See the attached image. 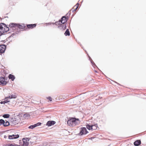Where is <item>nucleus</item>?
I'll use <instances>...</instances> for the list:
<instances>
[{
  "label": "nucleus",
  "instance_id": "obj_1",
  "mask_svg": "<svg viewBox=\"0 0 146 146\" xmlns=\"http://www.w3.org/2000/svg\"><path fill=\"white\" fill-rule=\"evenodd\" d=\"M80 123L79 119L75 117H72L68 120L67 121L68 124L70 126H74Z\"/></svg>",
  "mask_w": 146,
  "mask_h": 146
},
{
  "label": "nucleus",
  "instance_id": "obj_2",
  "mask_svg": "<svg viewBox=\"0 0 146 146\" xmlns=\"http://www.w3.org/2000/svg\"><path fill=\"white\" fill-rule=\"evenodd\" d=\"M80 131L78 133V135H82L86 134L88 133L85 127H82L80 129Z\"/></svg>",
  "mask_w": 146,
  "mask_h": 146
},
{
  "label": "nucleus",
  "instance_id": "obj_3",
  "mask_svg": "<svg viewBox=\"0 0 146 146\" xmlns=\"http://www.w3.org/2000/svg\"><path fill=\"white\" fill-rule=\"evenodd\" d=\"M17 23H11L10 24L9 26L10 27V30L11 31H13L14 30L17 29Z\"/></svg>",
  "mask_w": 146,
  "mask_h": 146
},
{
  "label": "nucleus",
  "instance_id": "obj_4",
  "mask_svg": "<svg viewBox=\"0 0 146 146\" xmlns=\"http://www.w3.org/2000/svg\"><path fill=\"white\" fill-rule=\"evenodd\" d=\"M5 77H0V85L5 86L7 83V82L5 81Z\"/></svg>",
  "mask_w": 146,
  "mask_h": 146
},
{
  "label": "nucleus",
  "instance_id": "obj_5",
  "mask_svg": "<svg viewBox=\"0 0 146 146\" xmlns=\"http://www.w3.org/2000/svg\"><path fill=\"white\" fill-rule=\"evenodd\" d=\"M68 19V17L63 16L59 20L62 24H65L67 21Z\"/></svg>",
  "mask_w": 146,
  "mask_h": 146
},
{
  "label": "nucleus",
  "instance_id": "obj_6",
  "mask_svg": "<svg viewBox=\"0 0 146 146\" xmlns=\"http://www.w3.org/2000/svg\"><path fill=\"white\" fill-rule=\"evenodd\" d=\"M30 139L29 138L25 137L23 139V144L24 146H28L29 145L28 141H29Z\"/></svg>",
  "mask_w": 146,
  "mask_h": 146
},
{
  "label": "nucleus",
  "instance_id": "obj_7",
  "mask_svg": "<svg viewBox=\"0 0 146 146\" xmlns=\"http://www.w3.org/2000/svg\"><path fill=\"white\" fill-rule=\"evenodd\" d=\"M6 46L5 44L0 45V52L1 53H4L6 48Z\"/></svg>",
  "mask_w": 146,
  "mask_h": 146
},
{
  "label": "nucleus",
  "instance_id": "obj_8",
  "mask_svg": "<svg viewBox=\"0 0 146 146\" xmlns=\"http://www.w3.org/2000/svg\"><path fill=\"white\" fill-rule=\"evenodd\" d=\"M57 28L60 30L64 31L66 29V24H61L58 26Z\"/></svg>",
  "mask_w": 146,
  "mask_h": 146
},
{
  "label": "nucleus",
  "instance_id": "obj_9",
  "mask_svg": "<svg viewBox=\"0 0 146 146\" xmlns=\"http://www.w3.org/2000/svg\"><path fill=\"white\" fill-rule=\"evenodd\" d=\"M19 137V135L18 134L16 135H9L8 139H16L18 138Z\"/></svg>",
  "mask_w": 146,
  "mask_h": 146
},
{
  "label": "nucleus",
  "instance_id": "obj_10",
  "mask_svg": "<svg viewBox=\"0 0 146 146\" xmlns=\"http://www.w3.org/2000/svg\"><path fill=\"white\" fill-rule=\"evenodd\" d=\"M56 123V122L54 121H49L46 123V125L48 126H51L54 125Z\"/></svg>",
  "mask_w": 146,
  "mask_h": 146
},
{
  "label": "nucleus",
  "instance_id": "obj_11",
  "mask_svg": "<svg viewBox=\"0 0 146 146\" xmlns=\"http://www.w3.org/2000/svg\"><path fill=\"white\" fill-rule=\"evenodd\" d=\"M36 24L27 25V26L28 28L31 29L34 28L36 27Z\"/></svg>",
  "mask_w": 146,
  "mask_h": 146
},
{
  "label": "nucleus",
  "instance_id": "obj_12",
  "mask_svg": "<svg viewBox=\"0 0 146 146\" xmlns=\"http://www.w3.org/2000/svg\"><path fill=\"white\" fill-rule=\"evenodd\" d=\"M17 27L18 28L17 30H19L18 29H23L25 28V26L24 24H22L21 25L20 24L17 23Z\"/></svg>",
  "mask_w": 146,
  "mask_h": 146
},
{
  "label": "nucleus",
  "instance_id": "obj_13",
  "mask_svg": "<svg viewBox=\"0 0 146 146\" xmlns=\"http://www.w3.org/2000/svg\"><path fill=\"white\" fill-rule=\"evenodd\" d=\"M140 140H137L133 143V144L135 146H138L141 144Z\"/></svg>",
  "mask_w": 146,
  "mask_h": 146
},
{
  "label": "nucleus",
  "instance_id": "obj_14",
  "mask_svg": "<svg viewBox=\"0 0 146 146\" xmlns=\"http://www.w3.org/2000/svg\"><path fill=\"white\" fill-rule=\"evenodd\" d=\"M8 78L9 79H11L12 81H14L15 79V76L11 74L9 75Z\"/></svg>",
  "mask_w": 146,
  "mask_h": 146
},
{
  "label": "nucleus",
  "instance_id": "obj_15",
  "mask_svg": "<svg viewBox=\"0 0 146 146\" xmlns=\"http://www.w3.org/2000/svg\"><path fill=\"white\" fill-rule=\"evenodd\" d=\"M11 122V123L14 125H15L18 123V121L16 118H14L13 119H12Z\"/></svg>",
  "mask_w": 146,
  "mask_h": 146
},
{
  "label": "nucleus",
  "instance_id": "obj_16",
  "mask_svg": "<svg viewBox=\"0 0 146 146\" xmlns=\"http://www.w3.org/2000/svg\"><path fill=\"white\" fill-rule=\"evenodd\" d=\"M64 34L66 36L70 35V33L69 31V29H66V31L64 33Z\"/></svg>",
  "mask_w": 146,
  "mask_h": 146
},
{
  "label": "nucleus",
  "instance_id": "obj_17",
  "mask_svg": "<svg viewBox=\"0 0 146 146\" xmlns=\"http://www.w3.org/2000/svg\"><path fill=\"white\" fill-rule=\"evenodd\" d=\"M92 129L95 130L97 129L98 127V125L97 123L95 124L94 125H92Z\"/></svg>",
  "mask_w": 146,
  "mask_h": 146
},
{
  "label": "nucleus",
  "instance_id": "obj_18",
  "mask_svg": "<svg viewBox=\"0 0 146 146\" xmlns=\"http://www.w3.org/2000/svg\"><path fill=\"white\" fill-rule=\"evenodd\" d=\"M89 60H90V62H91V63H92V65L93 66V67H94V66H96L97 67V66H96V64H95V63L93 61V60H92L91 59V58L89 56Z\"/></svg>",
  "mask_w": 146,
  "mask_h": 146
},
{
  "label": "nucleus",
  "instance_id": "obj_19",
  "mask_svg": "<svg viewBox=\"0 0 146 146\" xmlns=\"http://www.w3.org/2000/svg\"><path fill=\"white\" fill-rule=\"evenodd\" d=\"M86 127L87 129L89 130H90L92 129V125H90L88 124H87L86 125Z\"/></svg>",
  "mask_w": 146,
  "mask_h": 146
},
{
  "label": "nucleus",
  "instance_id": "obj_20",
  "mask_svg": "<svg viewBox=\"0 0 146 146\" xmlns=\"http://www.w3.org/2000/svg\"><path fill=\"white\" fill-rule=\"evenodd\" d=\"M17 98V96L16 95H12L10 96H9L8 97H7V98H5V99L6 98H10V99H12V98Z\"/></svg>",
  "mask_w": 146,
  "mask_h": 146
},
{
  "label": "nucleus",
  "instance_id": "obj_21",
  "mask_svg": "<svg viewBox=\"0 0 146 146\" xmlns=\"http://www.w3.org/2000/svg\"><path fill=\"white\" fill-rule=\"evenodd\" d=\"M5 123V121L3 119H0V126L3 125L4 126V124Z\"/></svg>",
  "mask_w": 146,
  "mask_h": 146
},
{
  "label": "nucleus",
  "instance_id": "obj_22",
  "mask_svg": "<svg viewBox=\"0 0 146 146\" xmlns=\"http://www.w3.org/2000/svg\"><path fill=\"white\" fill-rule=\"evenodd\" d=\"M4 31H5V33L7 32L8 31H10V28H9V27H5L4 28Z\"/></svg>",
  "mask_w": 146,
  "mask_h": 146
},
{
  "label": "nucleus",
  "instance_id": "obj_23",
  "mask_svg": "<svg viewBox=\"0 0 146 146\" xmlns=\"http://www.w3.org/2000/svg\"><path fill=\"white\" fill-rule=\"evenodd\" d=\"M10 115L9 114H4L3 115V117L5 118H7L9 117Z\"/></svg>",
  "mask_w": 146,
  "mask_h": 146
},
{
  "label": "nucleus",
  "instance_id": "obj_24",
  "mask_svg": "<svg viewBox=\"0 0 146 146\" xmlns=\"http://www.w3.org/2000/svg\"><path fill=\"white\" fill-rule=\"evenodd\" d=\"M0 31L1 32V33H0V36H1L2 35H4V34L5 33V31H4V29H1L0 30Z\"/></svg>",
  "mask_w": 146,
  "mask_h": 146
},
{
  "label": "nucleus",
  "instance_id": "obj_25",
  "mask_svg": "<svg viewBox=\"0 0 146 146\" xmlns=\"http://www.w3.org/2000/svg\"><path fill=\"white\" fill-rule=\"evenodd\" d=\"M61 24H62L60 20H59L58 21H56V24L55 25H60Z\"/></svg>",
  "mask_w": 146,
  "mask_h": 146
},
{
  "label": "nucleus",
  "instance_id": "obj_26",
  "mask_svg": "<svg viewBox=\"0 0 146 146\" xmlns=\"http://www.w3.org/2000/svg\"><path fill=\"white\" fill-rule=\"evenodd\" d=\"M23 117L24 118H28L30 117V115L27 113L23 115Z\"/></svg>",
  "mask_w": 146,
  "mask_h": 146
},
{
  "label": "nucleus",
  "instance_id": "obj_27",
  "mask_svg": "<svg viewBox=\"0 0 146 146\" xmlns=\"http://www.w3.org/2000/svg\"><path fill=\"white\" fill-rule=\"evenodd\" d=\"M20 31V30H19V31H17V32H15V33H12L10 36V37H13L15 35H17V33L19 32Z\"/></svg>",
  "mask_w": 146,
  "mask_h": 146
},
{
  "label": "nucleus",
  "instance_id": "obj_28",
  "mask_svg": "<svg viewBox=\"0 0 146 146\" xmlns=\"http://www.w3.org/2000/svg\"><path fill=\"white\" fill-rule=\"evenodd\" d=\"M41 123L39 122L36 124H34V125L35 127H36L40 125H41Z\"/></svg>",
  "mask_w": 146,
  "mask_h": 146
},
{
  "label": "nucleus",
  "instance_id": "obj_29",
  "mask_svg": "<svg viewBox=\"0 0 146 146\" xmlns=\"http://www.w3.org/2000/svg\"><path fill=\"white\" fill-rule=\"evenodd\" d=\"M35 127L34 125H31L28 127V128L33 129Z\"/></svg>",
  "mask_w": 146,
  "mask_h": 146
},
{
  "label": "nucleus",
  "instance_id": "obj_30",
  "mask_svg": "<svg viewBox=\"0 0 146 146\" xmlns=\"http://www.w3.org/2000/svg\"><path fill=\"white\" fill-rule=\"evenodd\" d=\"M41 146H46L47 145V143H44L42 144H40Z\"/></svg>",
  "mask_w": 146,
  "mask_h": 146
},
{
  "label": "nucleus",
  "instance_id": "obj_31",
  "mask_svg": "<svg viewBox=\"0 0 146 146\" xmlns=\"http://www.w3.org/2000/svg\"><path fill=\"white\" fill-rule=\"evenodd\" d=\"M3 25L2 24H1V23L0 24V30H1V29H3V27L2 26ZM1 33V32L0 31V33Z\"/></svg>",
  "mask_w": 146,
  "mask_h": 146
},
{
  "label": "nucleus",
  "instance_id": "obj_32",
  "mask_svg": "<svg viewBox=\"0 0 146 146\" xmlns=\"http://www.w3.org/2000/svg\"><path fill=\"white\" fill-rule=\"evenodd\" d=\"M4 101V102L5 103V104L7 103L10 102V101L8 99L5 100Z\"/></svg>",
  "mask_w": 146,
  "mask_h": 146
},
{
  "label": "nucleus",
  "instance_id": "obj_33",
  "mask_svg": "<svg viewBox=\"0 0 146 146\" xmlns=\"http://www.w3.org/2000/svg\"><path fill=\"white\" fill-rule=\"evenodd\" d=\"M47 98L50 101H52V98L50 96H49L48 97H47Z\"/></svg>",
  "mask_w": 146,
  "mask_h": 146
},
{
  "label": "nucleus",
  "instance_id": "obj_34",
  "mask_svg": "<svg viewBox=\"0 0 146 146\" xmlns=\"http://www.w3.org/2000/svg\"><path fill=\"white\" fill-rule=\"evenodd\" d=\"M71 14V12H70V11H69L68 13L66 15H67V17H68V16H69Z\"/></svg>",
  "mask_w": 146,
  "mask_h": 146
},
{
  "label": "nucleus",
  "instance_id": "obj_35",
  "mask_svg": "<svg viewBox=\"0 0 146 146\" xmlns=\"http://www.w3.org/2000/svg\"><path fill=\"white\" fill-rule=\"evenodd\" d=\"M1 24H2L3 26H4V28L7 27V26L4 23H1Z\"/></svg>",
  "mask_w": 146,
  "mask_h": 146
},
{
  "label": "nucleus",
  "instance_id": "obj_36",
  "mask_svg": "<svg viewBox=\"0 0 146 146\" xmlns=\"http://www.w3.org/2000/svg\"><path fill=\"white\" fill-rule=\"evenodd\" d=\"M5 121H6V122L5 121V123L4 124V126H3L4 127H5L7 126V121L6 120Z\"/></svg>",
  "mask_w": 146,
  "mask_h": 146
},
{
  "label": "nucleus",
  "instance_id": "obj_37",
  "mask_svg": "<svg viewBox=\"0 0 146 146\" xmlns=\"http://www.w3.org/2000/svg\"><path fill=\"white\" fill-rule=\"evenodd\" d=\"M51 24H52L51 23H46V26L50 25Z\"/></svg>",
  "mask_w": 146,
  "mask_h": 146
},
{
  "label": "nucleus",
  "instance_id": "obj_38",
  "mask_svg": "<svg viewBox=\"0 0 146 146\" xmlns=\"http://www.w3.org/2000/svg\"><path fill=\"white\" fill-rule=\"evenodd\" d=\"M78 8V7H76V9H74V10H73L72 11V12H75V11H76V9H77Z\"/></svg>",
  "mask_w": 146,
  "mask_h": 146
},
{
  "label": "nucleus",
  "instance_id": "obj_39",
  "mask_svg": "<svg viewBox=\"0 0 146 146\" xmlns=\"http://www.w3.org/2000/svg\"><path fill=\"white\" fill-rule=\"evenodd\" d=\"M7 126H9L10 125V123L8 121H7Z\"/></svg>",
  "mask_w": 146,
  "mask_h": 146
},
{
  "label": "nucleus",
  "instance_id": "obj_40",
  "mask_svg": "<svg viewBox=\"0 0 146 146\" xmlns=\"http://www.w3.org/2000/svg\"><path fill=\"white\" fill-rule=\"evenodd\" d=\"M79 4L78 3H77L76 5L74 7H76H76H78H78L79 6Z\"/></svg>",
  "mask_w": 146,
  "mask_h": 146
},
{
  "label": "nucleus",
  "instance_id": "obj_41",
  "mask_svg": "<svg viewBox=\"0 0 146 146\" xmlns=\"http://www.w3.org/2000/svg\"><path fill=\"white\" fill-rule=\"evenodd\" d=\"M0 103L1 104H5L4 102V101H1L0 102Z\"/></svg>",
  "mask_w": 146,
  "mask_h": 146
},
{
  "label": "nucleus",
  "instance_id": "obj_42",
  "mask_svg": "<svg viewBox=\"0 0 146 146\" xmlns=\"http://www.w3.org/2000/svg\"><path fill=\"white\" fill-rule=\"evenodd\" d=\"M52 24L54 25L56 24V22L55 23H51Z\"/></svg>",
  "mask_w": 146,
  "mask_h": 146
},
{
  "label": "nucleus",
  "instance_id": "obj_43",
  "mask_svg": "<svg viewBox=\"0 0 146 146\" xmlns=\"http://www.w3.org/2000/svg\"><path fill=\"white\" fill-rule=\"evenodd\" d=\"M7 136H6V135H4V138L6 139V138H7Z\"/></svg>",
  "mask_w": 146,
  "mask_h": 146
},
{
  "label": "nucleus",
  "instance_id": "obj_44",
  "mask_svg": "<svg viewBox=\"0 0 146 146\" xmlns=\"http://www.w3.org/2000/svg\"><path fill=\"white\" fill-rule=\"evenodd\" d=\"M95 71V72H97V71Z\"/></svg>",
  "mask_w": 146,
  "mask_h": 146
},
{
  "label": "nucleus",
  "instance_id": "obj_45",
  "mask_svg": "<svg viewBox=\"0 0 146 146\" xmlns=\"http://www.w3.org/2000/svg\"><path fill=\"white\" fill-rule=\"evenodd\" d=\"M5 17L8 18V17L7 16Z\"/></svg>",
  "mask_w": 146,
  "mask_h": 146
}]
</instances>
